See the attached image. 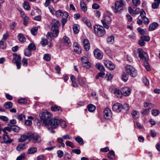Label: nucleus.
<instances>
[{"label":"nucleus","instance_id":"1","mask_svg":"<svg viewBox=\"0 0 160 160\" xmlns=\"http://www.w3.org/2000/svg\"><path fill=\"white\" fill-rule=\"evenodd\" d=\"M39 116L44 126H47L48 123L49 122L52 117L51 114L48 112H45L39 113Z\"/></svg>","mask_w":160,"mask_h":160},{"label":"nucleus","instance_id":"2","mask_svg":"<svg viewBox=\"0 0 160 160\" xmlns=\"http://www.w3.org/2000/svg\"><path fill=\"white\" fill-rule=\"evenodd\" d=\"M60 26L59 21L54 20L51 23V30L52 35L53 37H56L59 33L58 27Z\"/></svg>","mask_w":160,"mask_h":160},{"label":"nucleus","instance_id":"3","mask_svg":"<svg viewBox=\"0 0 160 160\" xmlns=\"http://www.w3.org/2000/svg\"><path fill=\"white\" fill-rule=\"evenodd\" d=\"M70 79L72 82V86L74 88H77L78 86L77 83L75 82L76 80L78 82V83L81 86L84 85L85 82V80L84 79L78 76L75 78V76L72 75L70 77Z\"/></svg>","mask_w":160,"mask_h":160},{"label":"nucleus","instance_id":"4","mask_svg":"<svg viewBox=\"0 0 160 160\" xmlns=\"http://www.w3.org/2000/svg\"><path fill=\"white\" fill-rule=\"evenodd\" d=\"M125 70L127 73L133 77H135L137 75V71L132 66L128 65L125 67Z\"/></svg>","mask_w":160,"mask_h":160},{"label":"nucleus","instance_id":"5","mask_svg":"<svg viewBox=\"0 0 160 160\" xmlns=\"http://www.w3.org/2000/svg\"><path fill=\"white\" fill-rule=\"evenodd\" d=\"M59 119L57 118H51L49 122L48 123L47 126H50L53 129L57 128L59 125Z\"/></svg>","mask_w":160,"mask_h":160},{"label":"nucleus","instance_id":"6","mask_svg":"<svg viewBox=\"0 0 160 160\" xmlns=\"http://www.w3.org/2000/svg\"><path fill=\"white\" fill-rule=\"evenodd\" d=\"M94 29L95 34L99 37H102L106 33L105 30L102 26L95 25Z\"/></svg>","mask_w":160,"mask_h":160},{"label":"nucleus","instance_id":"7","mask_svg":"<svg viewBox=\"0 0 160 160\" xmlns=\"http://www.w3.org/2000/svg\"><path fill=\"white\" fill-rule=\"evenodd\" d=\"M112 21L110 17L105 14H104L102 19L101 20L103 27L106 29L109 28V26L107 24H110Z\"/></svg>","mask_w":160,"mask_h":160},{"label":"nucleus","instance_id":"8","mask_svg":"<svg viewBox=\"0 0 160 160\" xmlns=\"http://www.w3.org/2000/svg\"><path fill=\"white\" fill-rule=\"evenodd\" d=\"M124 6L123 1L120 0L116 2L115 3V7L113 10L114 12L117 13L122 10Z\"/></svg>","mask_w":160,"mask_h":160},{"label":"nucleus","instance_id":"9","mask_svg":"<svg viewBox=\"0 0 160 160\" xmlns=\"http://www.w3.org/2000/svg\"><path fill=\"white\" fill-rule=\"evenodd\" d=\"M137 52L139 54V58L143 60H148V57L146 52L143 51L142 49L138 48L137 49Z\"/></svg>","mask_w":160,"mask_h":160},{"label":"nucleus","instance_id":"10","mask_svg":"<svg viewBox=\"0 0 160 160\" xmlns=\"http://www.w3.org/2000/svg\"><path fill=\"white\" fill-rule=\"evenodd\" d=\"M81 61L82 64L85 68L88 69L91 67L90 63L87 57H82L81 58Z\"/></svg>","mask_w":160,"mask_h":160},{"label":"nucleus","instance_id":"11","mask_svg":"<svg viewBox=\"0 0 160 160\" xmlns=\"http://www.w3.org/2000/svg\"><path fill=\"white\" fill-rule=\"evenodd\" d=\"M122 109V104L118 102L114 104L112 107V110L116 112H120Z\"/></svg>","mask_w":160,"mask_h":160},{"label":"nucleus","instance_id":"12","mask_svg":"<svg viewBox=\"0 0 160 160\" xmlns=\"http://www.w3.org/2000/svg\"><path fill=\"white\" fill-rule=\"evenodd\" d=\"M31 139L34 143H39L41 141L40 137L37 134H30V139Z\"/></svg>","mask_w":160,"mask_h":160},{"label":"nucleus","instance_id":"13","mask_svg":"<svg viewBox=\"0 0 160 160\" xmlns=\"http://www.w3.org/2000/svg\"><path fill=\"white\" fill-rule=\"evenodd\" d=\"M104 116L106 119H109L112 117V113L111 110L108 108H106L103 112Z\"/></svg>","mask_w":160,"mask_h":160},{"label":"nucleus","instance_id":"14","mask_svg":"<svg viewBox=\"0 0 160 160\" xmlns=\"http://www.w3.org/2000/svg\"><path fill=\"white\" fill-rule=\"evenodd\" d=\"M93 53L95 57L97 59H101L102 58V53L101 51L98 49L97 48L95 49Z\"/></svg>","mask_w":160,"mask_h":160},{"label":"nucleus","instance_id":"15","mask_svg":"<svg viewBox=\"0 0 160 160\" xmlns=\"http://www.w3.org/2000/svg\"><path fill=\"white\" fill-rule=\"evenodd\" d=\"M2 139L3 142L6 144L10 143L13 141L12 139H11L6 134L3 135Z\"/></svg>","mask_w":160,"mask_h":160},{"label":"nucleus","instance_id":"16","mask_svg":"<svg viewBox=\"0 0 160 160\" xmlns=\"http://www.w3.org/2000/svg\"><path fill=\"white\" fill-rule=\"evenodd\" d=\"M30 134L24 135L21 136L18 140V142H22L28 140L30 141Z\"/></svg>","mask_w":160,"mask_h":160},{"label":"nucleus","instance_id":"17","mask_svg":"<svg viewBox=\"0 0 160 160\" xmlns=\"http://www.w3.org/2000/svg\"><path fill=\"white\" fill-rule=\"evenodd\" d=\"M83 44L84 48L86 51H88L90 48V44L89 40L85 39L83 40Z\"/></svg>","mask_w":160,"mask_h":160},{"label":"nucleus","instance_id":"18","mask_svg":"<svg viewBox=\"0 0 160 160\" xmlns=\"http://www.w3.org/2000/svg\"><path fill=\"white\" fill-rule=\"evenodd\" d=\"M73 47L75 52L78 53L80 54L81 52V49L79 47V46L77 42H75L73 43Z\"/></svg>","mask_w":160,"mask_h":160},{"label":"nucleus","instance_id":"19","mask_svg":"<svg viewBox=\"0 0 160 160\" xmlns=\"http://www.w3.org/2000/svg\"><path fill=\"white\" fill-rule=\"evenodd\" d=\"M131 93V90L128 88L125 87L122 89V94L125 96L129 95Z\"/></svg>","mask_w":160,"mask_h":160},{"label":"nucleus","instance_id":"20","mask_svg":"<svg viewBox=\"0 0 160 160\" xmlns=\"http://www.w3.org/2000/svg\"><path fill=\"white\" fill-rule=\"evenodd\" d=\"M26 148L25 144H20L17 146L16 149L18 151H22Z\"/></svg>","mask_w":160,"mask_h":160},{"label":"nucleus","instance_id":"21","mask_svg":"<svg viewBox=\"0 0 160 160\" xmlns=\"http://www.w3.org/2000/svg\"><path fill=\"white\" fill-rule=\"evenodd\" d=\"M160 3V0H154V2L152 3V7L153 9H155L158 8Z\"/></svg>","mask_w":160,"mask_h":160},{"label":"nucleus","instance_id":"22","mask_svg":"<svg viewBox=\"0 0 160 160\" xmlns=\"http://www.w3.org/2000/svg\"><path fill=\"white\" fill-rule=\"evenodd\" d=\"M63 41L64 44L66 46H70L71 43L69 38L66 36H64L63 38Z\"/></svg>","mask_w":160,"mask_h":160},{"label":"nucleus","instance_id":"23","mask_svg":"<svg viewBox=\"0 0 160 160\" xmlns=\"http://www.w3.org/2000/svg\"><path fill=\"white\" fill-rule=\"evenodd\" d=\"M113 93L117 97L121 98L122 95V92L117 88L113 90Z\"/></svg>","mask_w":160,"mask_h":160},{"label":"nucleus","instance_id":"24","mask_svg":"<svg viewBox=\"0 0 160 160\" xmlns=\"http://www.w3.org/2000/svg\"><path fill=\"white\" fill-rule=\"evenodd\" d=\"M158 26V24L157 22H153L150 24L149 28V30L150 31H152L154 30Z\"/></svg>","mask_w":160,"mask_h":160},{"label":"nucleus","instance_id":"25","mask_svg":"<svg viewBox=\"0 0 160 160\" xmlns=\"http://www.w3.org/2000/svg\"><path fill=\"white\" fill-rule=\"evenodd\" d=\"M83 21L88 27L89 28H91V23L89 19L86 18H84L83 19Z\"/></svg>","mask_w":160,"mask_h":160},{"label":"nucleus","instance_id":"26","mask_svg":"<svg viewBox=\"0 0 160 160\" xmlns=\"http://www.w3.org/2000/svg\"><path fill=\"white\" fill-rule=\"evenodd\" d=\"M73 30L75 34L78 33L79 31V26L77 24H74L73 25Z\"/></svg>","mask_w":160,"mask_h":160},{"label":"nucleus","instance_id":"27","mask_svg":"<svg viewBox=\"0 0 160 160\" xmlns=\"http://www.w3.org/2000/svg\"><path fill=\"white\" fill-rule=\"evenodd\" d=\"M18 37L19 41L21 42H23L26 41V38L22 34L19 33L18 35Z\"/></svg>","mask_w":160,"mask_h":160},{"label":"nucleus","instance_id":"28","mask_svg":"<svg viewBox=\"0 0 160 160\" xmlns=\"http://www.w3.org/2000/svg\"><path fill=\"white\" fill-rule=\"evenodd\" d=\"M37 151V149L34 147H32L29 148L28 150V154H32L35 153Z\"/></svg>","mask_w":160,"mask_h":160},{"label":"nucleus","instance_id":"29","mask_svg":"<svg viewBox=\"0 0 160 160\" xmlns=\"http://www.w3.org/2000/svg\"><path fill=\"white\" fill-rule=\"evenodd\" d=\"M81 8L82 10L86 12L87 10V8L85 3L83 2H80Z\"/></svg>","mask_w":160,"mask_h":160},{"label":"nucleus","instance_id":"30","mask_svg":"<svg viewBox=\"0 0 160 160\" xmlns=\"http://www.w3.org/2000/svg\"><path fill=\"white\" fill-rule=\"evenodd\" d=\"M51 109L52 111H57L58 113L61 112V111L60 108L56 106H52Z\"/></svg>","mask_w":160,"mask_h":160},{"label":"nucleus","instance_id":"31","mask_svg":"<svg viewBox=\"0 0 160 160\" xmlns=\"http://www.w3.org/2000/svg\"><path fill=\"white\" fill-rule=\"evenodd\" d=\"M96 67L97 69L100 70L102 72H104L105 69L103 66L100 63H98L96 65Z\"/></svg>","mask_w":160,"mask_h":160},{"label":"nucleus","instance_id":"32","mask_svg":"<svg viewBox=\"0 0 160 160\" xmlns=\"http://www.w3.org/2000/svg\"><path fill=\"white\" fill-rule=\"evenodd\" d=\"M4 106L7 109H8L11 108L12 106V103L10 102H8L4 103Z\"/></svg>","mask_w":160,"mask_h":160},{"label":"nucleus","instance_id":"33","mask_svg":"<svg viewBox=\"0 0 160 160\" xmlns=\"http://www.w3.org/2000/svg\"><path fill=\"white\" fill-rule=\"evenodd\" d=\"M132 115L133 117L135 118H138L139 117V114L138 112L133 110L132 112Z\"/></svg>","mask_w":160,"mask_h":160},{"label":"nucleus","instance_id":"34","mask_svg":"<svg viewBox=\"0 0 160 160\" xmlns=\"http://www.w3.org/2000/svg\"><path fill=\"white\" fill-rule=\"evenodd\" d=\"M108 157L110 159H113L115 158L114 152L113 151H110L108 154Z\"/></svg>","mask_w":160,"mask_h":160},{"label":"nucleus","instance_id":"35","mask_svg":"<svg viewBox=\"0 0 160 160\" xmlns=\"http://www.w3.org/2000/svg\"><path fill=\"white\" fill-rule=\"evenodd\" d=\"M38 30V27H34L32 28L31 30V34L34 36L36 35L37 33V31Z\"/></svg>","mask_w":160,"mask_h":160},{"label":"nucleus","instance_id":"36","mask_svg":"<svg viewBox=\"0 0 160 160\" xmlns=\"http://www.w3.org/2000/svg\"><path fill=\"white\" fill-rule=\"evenodd\" d=\"M54 15L57 17H60L62 16V11L61 10H58L55 12Z\"/></svg>","mask_w":160,"mask_h":160},{"label":"nucleus","instance_id":"37","mask_svg":"<svg viewBox=\"0 0 160 160\" xmlns=\"http://www.w3.org/2000/svg\"><path fill=\"white\" fill-rule=\"evenodd\" d=\"M122 79L124 81L126 82L128 79V75L124 72H123L122 74Z\"/></svg>","mask_w":160,"mask_h":160},{"label":"nucleus","instance_id":"38","mask_svg":"<svg viewBox=\"0 0 160 160\" xmlns=\"http://www.w3.org/2000/svg\"><path fill=\"white\" fill-rule=\"evenodd\" d=\"M88 111L90 112H92L94 111L96 109L95 107L92 104L88 105Z\"/></svg>","mask_w":160,"mask_h":160},{"label":"nucleus","instance_id":"39","mask_svg":"<svg viewBox=\"0 0 160 160\" xmlns=\"http://www.w3.org/2000/svg\"><path fill=\"white\" fill-rule=\"evenodd\" d=\"M59 125H60L62 128H65L67 126L66 122L62 119H59Z\"/></svg>","mask_w":160,"mask_h":160},{"label":"nucleus","instance_id":"40","mask_svg":"<svg viewBox=\"0 0 160 160\" xmlns=\"http://www.w3.org/2000/svg\"><path fill=\"white\" fill-rule=\"evenodd\" d=\"M24 53L26 56L30 57L31 55V50L27 48L24 50Z\"/></svg>","mask_w":160,"mask_h":160},{"label":"nucleus","instance_id":"41","mask_svg":"<svg viewBox=\"0 0 160 160\" xmlns=\"http://www.w3.org/2000/svg\"><path fill=\"white\" fill-rule=\"evenodd\" d=\"M132 4L133 7H137L140 4L139 0H132Z\"/></svg>","mask_w":160,"mask_h":160},{"label":"nucleus","instance_id":"42","mask_svg":"<svg viewBox=\"0 0 160 160\" xmlns=\"http://www.w3.org/2000/svg\"><path fill=\"white\" fill-rule=\"evenodd\" d=\"M23 6L24 8L27 10H29L30 9V7L27 2H24L23 4Z\"/></svg>","mask_w":160,"mask_h":160},{"label":"nucleus","instance_id":"43","mask_svg":"<svg viewBox=\"0 0 160 160\" xmlns=\"http://www.w3.org/2000/svg\"><path fill=\"white\" fill-rule=\"evenodd\" d=\"M65 144L67 146H69L72 148H74V144L72 142L67 141H66Z\"/></svg>","mask_w":160,"mask_h":160},{"label":"nucleus","instance_id":"44","mask_svg":"<svg viewBox=\"0 0 160 160\" xmlns=\"http://www.w3.org/2000/svg\"><path fill=\"white\" fill-rule=\"evenodd\" d=\"M48 40L45 38H42L41 43L43 46H44L48 44Z\"/></svg>","mask_w":160,"mask_h":160},{"label":"nucleus","instance_id":"45","mask_svg":"<svg viewBox=\"0 0 160 160\" xmlns=\"http://www.w3.org/2000/svg\"><path fill=\"white\" fill-rule=\"evenodd\" d=\"M28 48L31 51L35 49L36 46L34 43H31L28 45Z\"/></svg>","mask_w":160,"mask_h":160},{"label":"nucleus","instance_id":"46","mask_svg":"<svg viewBox=\"0 0 160 160\" xmlns=\"http://www.w3.org/2000/svg\"><path fill=\"white\" fill-rule=\"evenodd\" d=\"M75 139L79 143L81 144H83V139L80 137L77 136Z\"/></svg>","mask_w":160,"mask_h":160},{"label":"nucleus","instance_id":"47","mask_svg":"<svg viewBox=\"0 0 160 160\" xmlns=\"http://www.w3.org/2000/svg\"><path fill=\"white\" fill-rule=\"evenodd\" d=\"M147 60H145L144 61L143 64L146 69L148 71L150 70V68L148 63L147 61Z\"/></svg>","mask_w":160,"mask_h":160},{"label":"nucleus","instance_id":"48","mask_svg":"<svg viewBox=\"0 0 160 160\" xmlns=\"http://www.w3.org/2000/svg\"><path fill=\"white\" fill-rule=\"evenodd\" d=\"M159 111L157 109H153L152 111V113L154 116L158 115L159 114Z\"/></svg>","mask_w":160,"mask_h":160},{"label":"nucleus","instance_id":"49","mask_svg":"<svg viewBox=\"0 0 160 160\" xmlns=\"http://www.w3.org/2000/svg\"><path fill=\"white\" fill-rule=\"evenodd\" d=\"M142 81L145 85L148 86L149 85V81L146 78L143 77L142 79Z\"/></svg>","mask_w":160,"mask_h":160},{"label":"nucleus","instance_id":"50","mask_svg":"<svg viewBox=\"0 0 160 160\" xmlns=\"http://www.w3.org/2000/svg\"><path fill=\"white\" fill-rule=\"evenodd\" d=\"M43 58L46 61H49L51 59L50 55L49 54H45L44 55Z\"/></svg>","mask_w":160,"mask_h":160},{"label":"nucleus","instance_id":"51","mask_svg":"<svg viewBox=\"0 0 160 160\" xmlns=\"http://www.w3.org/2000/svg\"><path fill=\"white\" fill-rule=\"evenodd\" d=\"M141 38L146 41H148L150 39L149 37L147 36H142L141 37Z\"/></svg>","mask_w":160,"mask_h":160},{"label":"nucleus","instance_id":"52","mask_svg":"<svg viewBox=\"0 0 160 160\" xmlns=\"http://www.w3.org/2000/svg\"><path fill=\"white\" fill-rule=\"evenodd\" d=\"M114 40V38L113 36H111L107 38V41L108 42L112 43Z\"/></svg>","mask_w":160,"mask_h":160},{"label":"nucleus","instance_id":"53","mask_svg":"<svg viewBox=\"0 0 160 160\" xmlns=\"http://www.w3.org/2000/svg\"><path fill=\"white\" fill-rule=\"evenodd\" d=\"M58 156L59 158H62L63 156V152L61 150H59L57 151Z\"/></svg>","mask_w":160,"mask_h":160},{"label":"nucleus","instance_id":"54","mask_svg":"<svg viewBox=\"0 0 160 160\" xmlns=\"http://www.w3.org/2000/svg\"><path fill=\"white\" fill-rule=\"evenodd\" d=\"M22 63L23 66H27L28 64L27 59L25 58H23L22 60Z\"/></svg>","mask_w":160,"mask_h":160},{"label":"nucleus","instance_id":"55","mask_svg":"<svg viewBox=\"0 0 160 160\" xmlns=\"http://www.w3.org/2000/svg\"><path fill=\"white\" fill-rule=\"evenodd\" d=\"M146 14V13L142 9L140 12V16L141 17V18L142 19L145 17L146 16H145Z\"/></svg>","mask_w":160,"mask_h":160},{"label":"nucleus","instance_id":"56","mask_svg":"<svg viewBox=\"0 0 160 160\" xmlns=\"http://www.w3.org/2000/svg\"><path fill=\"white\" fill-rule=\"evenodd\" d=\"M18 102L19 103H25L27 102V100L25 98H22L19 100Z\"/></svg>","mask_w":160,"mask_h":160},{"label":"nucleus","instance_id":"57","mask_svg":"<svg viewBox=\"0 0 160 160\" xmlns=\"http://www.w3.org/2000/svg\"><path fill=\"white\" fill-rule=\"evenodd\" d=\"M15 127L12 128V130L15 132H18L20 130V128L16 126H14Z\"/></svg>","mask_w":160,"mask_h":160},{"label":"nucleus","instance_id":"58","mask_svg":"<svg viewBox=\"0 0 160 160\" xmlns=\"http://www.w3.org/2000/svg\"><path fill=\"white\" fill-rule=\"evenodd\" d=\"M25 158V156L24 154H22L17 158L16 160H24Z\"/></svg>","mask_w":160,"mask_h":160},{"label":"nucleus","instance_id":"59","mask_svg":"<svg viewBox=\"0 0 160 160\" xmlns=\"http://www.w3.org/2000/svg\"><path fill=\"white\" fill-rule=\"evenodd\" d=\"M16 25V23L14 22L10 23V28L12 30H13L15 26Z\"/></svg>","mask_w":160,"mask_h":160},{"label":"nucleus","instance_id":"60","mask_svg":"<svg viewBox=\"0 0 160 160\" xmlns=\"http://www.w3.org/2000/svg\"><path fill=\"white\" fill-rule=\"evenodd\" d=\"M138 32L142 35H144L145 33V31L143 29L140 28H137Z\"/></svg>","mask_w":160,"mask_h":160},{"label":"nucleus","instance_id":"61","mask_svg":"<svg viewBox=\"0 0 160 160\" xmlns=\"http://www.w3.org/2000/svg\"><path fill=\"white\" fill-rule=\"evenodd\" d=\"M0 119L4 122H7L8 120V118L4 116H0Z\"/></svg>","mask_w":160,"mask_h":160},{"label":"nucleus","instance_id":"62","mask_svg":"<svg viewBox=\"0 0 160 160\" xmlns=\"http://www.w3.org/2000/svg\"><path fill=\"white\" fill-rule=\"evenodd\" d=\"M63 139H71L72 138L71 136H69L68 134H66L62 136Z\"/></svg>","mask_w":160,"mask_h":160},{"label":"nucleus","instance_id":"63","mask_svg":"<svg viewBox=\"0 0 160 160\" xmlns=\"http://www.w3.org/2000/svg\"><path fill=\"white\" fill-rule=\"evenodd\" d=\"M72 152L77 154H79L81 153L80 150L78 149H72Z\"/></svg>","mask_w":160,"mask_h":160},{"label":"nucleus","instance_id":"64","mask_svg":"<svg viewBox=\"0 0 160 160\" xmlns=\"http://www.w3.org/2000/svg\"><path fill=\"white\" fill-rule=\"evenodd\" d=\"M122 109L125 110V111H127L129 109V105L127 104H124L122 106Z\"/></svg>","mask_w":160,"mask_h":160}]
</instances>
